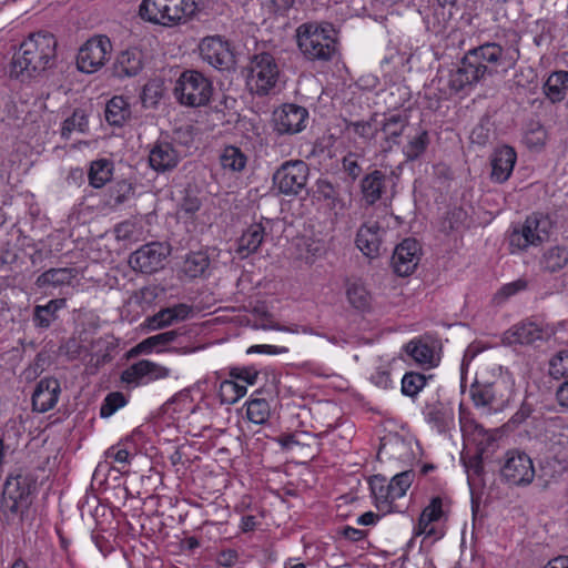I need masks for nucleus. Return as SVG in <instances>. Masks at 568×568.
<instances>
[{
  "label": "nucleus",
  "instance_id": "f257e3e1",
  "mask_svg": "<svg viewBox=\"0 0 568 568\" xmlns=\"http://www.w3.org/2000/svg\"><path fill=\"white\" fill-rule=\"evenodd\" d=\"M517 57L509 53L497 42H485L469 49L459 65L446 77L438 78V90L448 98L459 92L470 91L486 77H493L499 68L507 69L515 64Z\"/></svg>",
  "mask_w": 568,
  "mask_h": 568
},
{
  "label": "nucleus",
  "instance_id": "f03ea898",
  "mask_svg": "<svg viewBox=\"0 0 568 568\" xmlns=\"http://www.w3.org/2000/svg\"><path fill=\"white\" fill-rule=\"evenodd\" d=\"M57 57V40L48 32L30 34L20 45L12 61L11 74L32 77L54 64Z\"/></svg>",
  "mask_w": 568,
  "mask_h": 568
},
{
  "label": "nucleus",
  "instance_id": "7ed1b4c3",
  "mask_svg": "<svg viewBox=\"0 0 568 568\" xmlns=\"http://www.w3.org/2000/svg\"><path fill=\"white\" fill-rule=\"evenodd\" d=\"M296 42L303 57L311 62H328L338 52L335 28L328 22H305L296 29Z\"/></svg>",
  "mask_w": 568,
  "mask_h": 568
},
{
  "label": "nucleus",
  "instance_id": "20e7f679",
  "mask_svg": "<svg viewBox=\"0 0 568 568\" xmlns=\"http://www.w3.org/2000/svg\"><path fill=\"white\" fill-rule=\"evenodd\" d=\"M200 0H143L139 13L145 21L172 27L186 22L197 10Z\"/></svg>",
  "mask_w": 568,
  "mask_h": 568
},
{
  "label": "nucleus",
  "instance_id": "39448f33",
  "mask_svg": "<svg viewBox=\"0 0 568 568\" xmlns=\"http://www.w3.org/2000/svg\"><path fill=\"white\" fill-rule=\"evenodd\" d=\"M515 379L508 374H500L493 382L476 381L470 387V397L476 407L501 409L513 399Z\"/></svg>",
  "mask_w": 568,
  "mask_h": 568
},
{
  "label": "nucleus",
  "instance_id": "423d86ee",
  "mask_svg": "<svg viewBox=\"0 0 568 568\" xmlns=\"http://www.w3.org/2000/svg\"><path fill=\"white\" fill-rule=\"evenodd\" d=\"M551 221L541 214H531L525 222L515 226L509 234L510 252L517 253L529 246H538L549 239Z\"/></svg>",
  "mask_w": 568,
  "mask_h": 568
},
{
  "label": "nucleus",
  "instance_id": "0eeeda50",
  "mask_svg": "<svg viewBox=\"0 0 568 568\" xmlns=\"http://www.w3.org/2000/svg\"><path fill=\"white\" fill-rule=\"evenodd\" d=\"M213 93L212 82L201 72L184 71L174 88V94L181 104L202 106L209 103Z\"/></svg>",
  "mask_w": 568,
  "mask_h": 568
},
{
  "label": "nucleus",
  "instance_id": "6e6552de",
  "mask_svg": "<svg viewBox=\"0 0 568 568\" xmlns=\"http://www.w3.org/2000/svg\"><path fill=\"white\" fill-rule=\"evenodd\" d=\"M448 511L449 499L447 497H432L418 517L414 535L424 536L432 542L442 539L445 536V530L440 524L447 520Z\"/></svg>",
  "mask_w": 568,
  "mask_h": 568
},
{
  "label": "nucleus",
  "instance_id": "1a4fd4ad",
  "mask_svg": "<svg viewBox=\"0 0 568 568\" xmlns=\"http://www.w3.org/2000/svg\"><path fill=\"white\" fill-rule=\"evenodd\" d=\"M280 78V68L270 53L255 54L250 63L247 87L252 93L266 95L271 93Z\"/></svg>",
  "mask_w": 568,
  "mask_h": 568
},
{
  "label": "nucleus",
  "instance_id": "9d476101",
  "mask_svg": "<svg viewBox=\"0 0 568 568\" xmlns=\"http://www.w3.org/2000/svg\"><path fill=\"white\" fill-rule=\"evenodd\" d=\"M112 43L106 36H94L85 41L77 57V65L81 72L93 73L109 61Z\"/></svg>",
  "mask_w": 568,
  "mask_h": 568
},
{
  "label": "nucleus",
  "instance_id": "9b49d317",
  "mask_svg": "<svg viewBox=\"0 0 568 568\" xmlns=\"http://www.w3.org/2000/svg\"><path fill=\"white\" fill-rule=\"evenodd\" d=\"M308 173V166L304 161H286L274 173V185L282 194L296 195L305 187Z\"/></svg>",
  "mask_w": 568,
  "mask_h": 568
},
{
  "label": "nucleus",
  "instance_id": "f8f14e48",
  "mask_svg": "<svg viewBox=\"0 0 568 568\" xmlns=\"http://www.w3.org/2000/svg\"><path fill=\"white\" fill-rule=\"evenodd\" d=\"M505 481L515 486H526L534 480L535 468L531 458L524 452L509 450L500 469Z\"/></svg>",
  "mask_w": 568,
  "mask_h": 568
},
{
  "label": "nucleus",
  "instance_id": "ddd939ff",
  "mask_svg": "<svg viewBox=\"0 0 568 568\" xmlns=\"http://www.w3.org/2000/svg\"><path fill=\"white\" fill-rule=\"evenodd\" d=\"M168 255L169 250L166 246L159 242H152L131 253L129 264L134 271L152 274L163 267Z\"/></svg>",
  "mask_w": 568,
  "mask_h": 568
},
{
  "label": "nucleus",
  "instance_id": "4468645a",
  "mask_svg": "<svg viewBox=\"0 0 568 568\" xmlns=\"http://www.w3.org/2000/svg\"><path fill=\"white\" fill-rule=\"evenodd\" d=\"M30 487L22 476L9 477L6 480L1 507L6 515L16 516L23 513L30 504Z\"/></svg>",
  "mask_w": 568,
  "mask_h": 568
},
{
  "label": "nucleus",
  "instance_id": "2eb2a0df",
  "mask_svg": "<svg viewBox=\"0 0 568 568\" xmlns=\"http://www.w3.org/2000/svg\"><path fill=\"white\" fill-rule=\"evenodd\" d=\"M171 369L149 359H141L130 365L122 372L121 379L128 385H146L149 383L165 379L170 376Z\"/></svg>",
  "mask_w": 568,
  "mask_h": 568
},
{
  "label": "nucleus",
  "instance_id": "dca6fc26",
  "mask_svg": "<svg viewBox=\"0 0 568 568\" xmlns=\"http://www.w3.org/2000/svg\"><path fill=\"white\" fill-rule=\"evenodd\" d=\"M199 50L202 60L214 69H229L233 63V54L230 50V45L227 41L223 40L220 36L204 38L199 45Z\"/></svg>",
  "mask_w": 568,
  "mask_h": 568
},
{
  "label": "nucleus",
  "instance_id": "f3484780",
  "mask_svg": "<svg viewBox=\"0 0 568 568\" xmlns=\"http://www.w3.org/2000/svg\"><path fill=\"white\" fill-rule=\"evenodd\" d=\"M308 111L301 105L286 103L274 112V126L281 134H295L306 128Z\"/></svg>",
  "mask_w": 568,
  "mask_h": 568
},
{
  "label": "nucleus",
  "instance_id": "a211bd4d",
  "mask_svg": "<svg viewBox=\"0 0 568 568\" xmlns=\"http://www.w3.org/2000/svg\"><path fill=\"white\" fill-rule=\"evenodd\" d=\"M551 331L541 324L526 320L504 333V342L508 345H530L550 337Z\"/></svg>",
  "mask_w": 568,
  "mask_h": 568
},
{
  "label": "nucleus",
  "instance_id": "6ab92c4d",
  "mask_svg": "<svg viewBox=\"0 0 568 568\" xmlns=\"http://www.w3.org/2000/svg\"><path fill=\"white\" fill-rule=\"evenodd\" d=\"M422 248L415 239H405L394 250L392 265L399 276L410 275L420 261Z\"/></svg>",
  "mask_w": 568,
  "mask_h": 568
},
{
  "label": "nucleus",
  "instance_id": "aec40b11",
  "mask_svg": "<svg viewBox=\"0 0 568 568\" xmlns=\"http://www.w3.org/2000/svg\"><path fill=\"white\" fill-rule=\"evenodd\" d=\"M61 393L60 382L54 377L40 379L32 394V408L39 413H47L52 409Z\"/></svg>",
  "mask_w": 568,
  "mask_h": 568
},
{
  "label": "nucleus",
  "instance_id": "412c9836",
  "mask_svg": "<svg viewBox=\"0 0 568 568\" xmlns=\"http://www.w3.org/2000/svg\"><path fill=\"white\" fill-rule=\"evenodd\" d=\"M385 234V230L378 224V222H366L357 231L356 234V246L367 257H376L379 254L382 245V237Z\"/></svg>",
  "mask_w": 568,
  "mask_h": 568
},
{
  "label": "nucleus",
  "instance_id": "4be33fe9",
  "mask_svg": "<svg viewBox=\"0 0 568 568\" xmlns=\"http://www.w3.org/2000/svg\"><path fill=\"white\" fill-rule=\"evenodd\" d=\"M516 161L517 153L514 148L509 145L497 148L490 159L491 180L496 183L506 182L514 171Z\"/></svg>",
  "mask_w": 568,
  "mask_h": 568
},
{
  "label": "nucleus",
  "instance_id": "5701e85b",
  "mask_svg": "<svg viewBox=\"0 0 568 568\" xmlns=\"http://www.w3.org/2000/svg\"><path fill=\"white\" fill-rule=\"evenodd\" d=\"M180 161V154L172 143L158 141L149 153L150 166L158 172L174 169Z\"/></svg>",
  "mask_w": 568,
  "mask_h": 568
},
{
  "label": "nucleus",
  "instance_id": "b1692460",
  "mask_svg": "<svg viewBox=\"0 0 568 568\" xmlns=\"http://www.w3.org/2000/svg\"><path fill=\"white\" fill-rule=\"evenodd\" d=\"M369 488L374 497L375 506L378 510L384 513H392L395 510L394 503L399 499L395 496L393 488L386 477L382 475H374L369 479Z\"/></svg>",
  "mask_w": 568,
  "mask_h": 568
},
{
  "label": "nucleus",
  "instance_id": "393cba45",
  "mask_svg": "<svg viewBox=\"0 0 568 568\" xmlns=\"http://www.w3.org/2000/svg\"><path fill=\"white\" fill-rule=\"evenodd\" d=\"M424 417L438 433H445L454 426L453 407L440 402L427 405Z\"/></svg>",
  "mask_w": 568,
  "mask_h": 568
},
{
  "label": "nucleus",
  "instance_id": "a878e982",
  "mask_svg": "<svg viewBox=\"0 0 568 568\" xmlns=\"http://www.w3.org/2000/svg\"><path fill=\"white\" fill-rule=\"evenodd\" d=\"M78 275L79 271L75 267L50 268L38 276L36 285L39 288L70 286Z\"/></svg>",
  "mask_w": 568,
  "mask_h": 568
},
{
  "label": "nucleus",
  "instance_id": "bb28decb",
  "mask_svg": "<svg viewBox=\"0 0 568 568\" xmlns=\"http://www.w3.org/2000/svg\"><path fill=\"white\" fill-rule=\"evenodd\" d=\"M265 227L262 223L251 224L237 240L236 253L245 258L256 253L264 241Z\"/></svg>",
  "mask_w": 568,
  "mask_h": 568
},
{
  "label": "nucleus",
  "instance_id": "cd10ccee",
  "mask_svg": "<svg viewBox=\"0 0 568 568\" xmlns=\"http://www.w3.org/2000/svg\"><path fill=\"white\" fill-rule=\"evenodd\" d=\"M386 175L379 170L366 174L361 182L363 200L367 205H373L382 199L385 191Z\"/></svg>",
  "mask_w": 568,
  "mask_h": 568
},
{
  "label": "nucleus",
  "instance_id": "c85d7f7f",
  "mask_svg": "<svg viewBox=\"0 0 568 568\" xmlns=\"http://www.w3.org/2000/svg\"><path fill=\"white\" fill-rule=\"evenodd\" d=\"M143 68V53L138 48H131L122 51L114 65L115 73L119 77H134Z\"/></svg>",
  "mask_w": 568,
  "mask_h": 568
},
{
  "label": "nucleus",
  "instance_id": "c756f323",
  "mask_svg": "<svg viewBox=\"0 0 568 568\" xmlns=\"http://www.w3.org/2000/svg\"><path fill=\"white\" fill-rule=\"evenodd\" d=\"M567 266L568 247L565 245L548 247L539 260L540 270L550 274L558 273Z\"/></svg>",
  "mask_w": 568,
  "mask_h": 568
},
{
  "label": "nucleus",
  "instance_id": "7c9ffc66",
  "mask_svg": "<svg viewBox=\"0 0 568 568\" xmlns=\"http://www.w3.org/2000/svg\"><path fill=\"white\" fill-rule=\"evenodd\" d=\"M405 349L407 354L420 366L432 368L436 367L439 363V357L436 356L434 345L422 339L410 341L405 346Z\"/></svg>",
  "mask_w": 568,
  "mask_h": 568
},
{
  "label": "nucleus",
  "instance_id": "2f4dec72",
  "mask_svg": "<svg viewBox=\"0 0 568 568\" xmlns=\"http://www.w3.org/2000/svg\"><path fill=\"white\" fill-rule=\"evenodd\" d=\"M179 333L176 331H166L163 333H159L156 335L150 336L142 342H140L138 345H135L132 349V354H150L153 351L160 353L164 352L165 347L173 343Z\"/></svg>",
  "mask_w": 568,
  "mask_h": 568
},
{
  "label": "nucleus",
  "instance_id": "473e14b6",
  "mask_svg": "<svg viewBox=\"0 0 568 568\" xmlns=\"http://www.w3.org/2000/svg\"><path fill=\"white\" fill-rule=\"evenodd\" d=\"M247 155L237 146L227 145L220 154V164L227 173H240L247 164Z\"/></svg>",
  "mask_w": 568,
  "mask_h": 568
},
{
  "label": "nucleus",
  "instance_id": "72a5a7b5",
  "mask_svg": "<svg viewBox=\"0 0 568 568\" xmlns=\"http://www.w3.org/2000/svg\"><path fill=\"white\" fill-rule=\"evenodd\" d=\"M568 88V71L552 72L544 84V93L551 102H560L566 97Z\"/></svg>",
  "mask_w": 568,
  "mask_h": 568
},
{
  "label": "nucleus",
  "instance_id": "f704fd0d",
  "mask_svg": "<svg viewBox=\"0 0 568 568\" xmlns=\"http://www.w3.org/2000/svg\"><path fill=\"white\" fill-rule=\"evenodd\" d=\"M67 305L65 298L50 300L45 305H37L33 311V323L37 327L48 328L57 318V312Z\"/></svg>",
  "mask_w": 568,
  "mask_h": 568
},
{
  "label": "nucleus",
  "instance_id": "c9c22d12",
  "mask_svg": "<svg viewBox=\"0 0 568 568\" xmlns=\"http://www.w3.org/2000/svg\"><path fill=\"white\" fill-rule=\"evenodd\" d=\"M113 162L109 159L92 161L88 172L89 184L94 189L103 187L113 175Z\"/></svg>",
  "mask_w": 568,
  "mask_h": 568
},
{
  "label": "nucleus",
  "instance_id": "e433bc0d",
  "mask_svg": "<svg viewBox=\"0 0 568 568\" xmlns=\"http://www.w3.org/2000/svg\"><path fill=\"white\" fill-rule=\"evenodd\" d=\"M429 142L428 131L418 126L413 135H408V141L403 148V153L407 160L415 161L425 153Z\"/></svg>",
  "mask_w": 568,
  "mask_h": 568
},
{
  "label": "nucleus",
  "instance_id": "4c0bfd02",
  "mask_svg": "<svg viewBox=\"0 0 568 568\" xmlns=\"http://www.w3.org/2000/svg\"><path fill=\"white\" fill-rule=\"evenodd\" d=\"M130 106L123 97H113L105 106V120L109 124L121 126L130 116Z\"/></svg>",
  "mask_w": 568,
  "mask_h": 568
},
{
  "label": "nucleus",
  "instance_id": "58836bf2",
  "mask_svg": "<svg viewBox=\"0 0 568 568\" xmlns=\"http://www.w3.org/2000/svg\"><path fill=\"white\" fill-rule=\"evenodd\" d=\"M89 129L88 114L82 109H75L61 125V136L69 140L74 133H85Z\"/></svg>",
  "mask_w": 568,
  "mask_h": 568
},
{
  "label": "nucleus",
  "instance_id": "ea45409f",
  "mask_svg": "<svg viewBox=\"0 0 568 568\" xmlns=\"http://www.w3.org/2000/svg\"><path fill=\"white\" fill-rule=\"evenodd\" d=\"M246 386L230 377L220 383L219 397L222 404L233 405L245 396Z\"/></svg>",
  "mask_w": 568,
  "mask_h": 568
},
{
  "label": "nucleus",
  "instance_id": "a19ab883",
  "mask_svg": "<svg viewBox=\"0 0 568 568\" xmlns=\"http://www.w3.org/2000/svg\"><path fill=\"white\" fill-rule=\"evenodd\" d=\"M408 124V119L405 114L396 113L387 116L381 128L385 134V139L393 143H398L399 136L403 134Z\"/></svg>",
  "mask_w": 568,
  "mask_h": 568
},
{
  "label": "nucleus",
  "instance_id": "79ce46f5",
  "mask_svg": "<svg viewBox=\"0 0 568 568\" xmlns=\"http://www.w3.org/2000/svg\"><path fill=\"white\" fill-rule=\"evenodd\" d=\"M432 378V376H429ZM428 377L417 372H407L402 378L400 392L404 396L415 398L427 385Z\"/></svg>",
  "mask_w": 568,
  "mask_h": 568
},
{
  "label": "nucleus",
  "instance_id": "37998d69",
  "mask_svg": "<svg viewBox=\"0 0 568 568\" xmlns=\"http://www.w3.org/2000/svg\"><path fill=\"white\" fill-rule=\"evenodd\" d=\"M379 454H385L403 462L409 460L413 456L409 444L400 437H395L384 443L379 448Z\"/></svg>",
  "mask_w": 568,
  "mask_h": 568
},
{
  "label": "nucleus",
  "instance_id": "c03bdc74",
  "mask_svg": "<svg viewBox=\"0 0 568 568\" xmlns=\"http://www.w3.org/2000/svg\"><path fill=\"white\" fill-rule=\"evenodd\" d=\"M346 296L349 304L362 312L369 310L372 297L364 285L351 283L346 290Z\"/></svg>",
  "mask_w": 568,
  "mask_h": 568
},
{
  "label": "nucleus",
  "instance_id": "a18cd8bd",
  "mask_svg": "<svg viewBox=\"0 0 568 568\" xmlns=\"http://www.w3.org/2000/svg\"><path fill=\"white\" fill-rule=\"evenodd\" d=\"M247 418L257 425L266 423L271 416V407L264 398H252L246 403Z\"/></svg>",
  "mask_w": 568,
  "mask_h": 568
},
{
  "label": "nucleus",
  "instance_id": "49530a36",
  "mask_svg": "<svg viewBox=\"0 0 568 568\" xmlns=\"http://www.w3.org/2000/svg\"><path fill=\"white\" fill-rule=\"evenodd\" d=\"M346 131L354 133L364 142L373 140L378 131L379 126L375 118H371L367 121H351L346 124Z\"/></svg>",
  "mask_w": 568,
  "mask_h": 568
},
{
  "label": "nucleus",
  "instance_id": "de8ad7c7",
  "mask_svg": "<svg viewBox=\"0 0 568 568\" xmlns=\"http://www.w3.org/2000/svg\"><path fill=\"white\" fill-rule=\"evenodd\" d=\"M210 265L207 255L203 252L190 253L183 264V271L190 277L202 275Z\"/></svg>",
  "mask_w": 568,
  "mask_h": 568
},
{
  "label": "nucleus",
  "instance_id": "09e8293b",
  "mask_svg": "<svg viewBox=\"0 0 568 568\" xmlns=\"http://www.w3.org/2000/svg\"><path fill=\"white\" fill-rule=\"evenodd\" d=\"M133 194V186L126 180L116 181L108 190V204L118 206L130 199Z\"/></svg>",
  "mask_w": 568,
  "mask_h": 568
},
{
  "label": "nucleus",
  "instance_id": "8fccbe9b",
  "mask_svg": "<svg viewBox=\"0 0 568 568\" xmlns=\"http://www.w3.org/2000/svg\"><path fill=\"white\" fill-rule=\"evenodd\" d=\"M128 404L125 395L121 392L109 393L100 407V416L108 418Z\"/></svg>",
  "mask_w": 568,
  "mask_h": 568
},
{
  "label": "nucleus",
  "instance_id": "3c124183",
  "mask_svg": "<svg viewBox=\"0 0 568 568\" xmlns=\"http://www.w3.org/2000/svg\"><path fill=\"white\" fill-rule=\"evenodd\" d=\"M414 478L415 473L413 470H405L394 475L392 479L388 480V483L392 486L395 496L402 498L406 495L407 490L412 486Z\"/></svg>",
  "mask_w": 568,
  "mask_h": 568
},
{
  "label": "nucleus",
  "instance_id": "603ef678",
  "mask_svg": "<svg viewBox=\"0 0 568 568\" xmlns=\"http://www.w3.org/2000/svg\"><path fill=\"white\" fill-rule=\"evenodd\" d=\"M131 442L129 439L121 440L118 444L109 447L105 452L106 459L119 463V464H128L130 457L129 444Z\"/></svg>",
  "mask_w": 568,
  "mask_h": 568
},
{
  "label": "nucleus",
  "instance_id": "864d4df0",
  "mask_svg": "<svg viewBox=\"0 0 568 568\" xmlns=\"http://www.w3.org/2000/svg\"><path fill=\"white\" fill-rule=\"evenodd\" d=\"M528 286V283L524 278H518L514 282L507 283L503 285L499 291L495 294V301L497 303H501L507 298L525 291Z\"/></svg>",
  "mask_w": 568,
  "mask_h": 568
},
{
  "label": "nucleus",
  "instance_id": "5fc2aeb1",
  "mask_svg": "<svg viewBox=\"0 0 568 568\" xmlns=\"http://www.w3.org/2000/svg\"><path fill=\"white\" fill-rule=\"evenodd\" d=\"M257 376V369L252 366L233 367L230 371V377L241 384H244L246 387L247 385H254L256 383Z\"/></svg>",
  "mask_w": 568,
  "mask_h": 568
},
{
  "label": "nucleus",
  "instance_id": "6e6d98bb",
  "mask_svg": "<svg viewBox=\"0 0 568 568\" xmlns=\"http://www.w3.org/2000/svg\"><path fill=\"white\" fill-rule=\"evenodd\" d=\"M550 374L556 378L568 374V351L559 352L550 361Z\"/></svg>",
  "mask_w": 568,
  "mask_h": 568
},
{
  "label": "nucleus",
  "instance_id": "4d7b16f0",
  "mask_svg": "<svg viewBox=\"0 0 568 568\" xmlns=\"http://www.w3.org/2000/svg\"><path fill=\"white\" fill-rule=\"evenodd\" d=\"M358 160L359 156L352 152L343 158V170L352 180H356L363 171Z\"/></svg>",
  "mask_w": 568,
  "mask_h": 568
},
{
  "label": "nucleus",
  "instance_id": "13d9d810",
  "mask_svg": "<svg viewBox=\"0 0 568 568\" xmlns=\"http://www.w3.org/2000/svg\"><path fill=\"white\" fill-rule=\"evenodd\" d=\"M148 322L151 329H160L174 323L172 314L168 307L160 310L156 314L150 317Z\"/></svg>",
  "mask_w": 568,
  "mask_h": 568
},
{
  "label": "nucleus",
  "instance_id": "bf43d9fd",
  "mask_svg": "<svg viewBox=\"0 0 568 568\" xmlns=\"http://www.w3.org/2000/svg\"><path fill=\"white\" fill-rule=\"evenodd\" d=\"M369 381L376 387L382 389L393 388V381L390 378V373L384 368H376L369 376Z\"/></svg>",
  "mask_w": 568,
  "mask_h": 568
},
{
  "label": "nucleus",
  "instance_id": "052dcab7",
  "mask_svg": "<svg viewBox=\"0 0 568 568\" xmlns=\"http://www.w3.org/2000/svg\"><path fill=\"white\" fill-rule=\"evenodd\" d=\"M240 555L235 549H222L217 552L215 562L224 568L234 567L239 561Z\"/></svg>",
  "mask_w": 568,
  "mask_h": 568
},
{
  "label": "nucleus",
  "instance_id": "680f3d73",
  "mask_svg": "<svg viewBox=\"0 0 568 568\" xmlns=\"http://www.w3.org/2000/svg\"><path fill=\"white\" fill-rule=\"evenodd\" d=\"M525 142L529 148H541L546 142V131L542 126L538 125L536 129L528 131L525 134Z\"/></svg>",
  "mask_w": 568,
  "mask_h": 568
},
{
  "label": "nucleus",
  "instance_id": "e2e57ef3",
  "mask_svg": "<svg viewBox=\"0 0 568 568\" xmlns=\"http://www.w3.org/2000/svg\"><path fill=\"white\" fill-rule=\"evenodd\" d=\"M201 207V201L197 197L186 196L179 210L180 215L183 217L184 215H193Z\"/></svg>",
  "mask_w": 568,
  "mask_h": 568
},
{
  "label": "nucleus",
  "instance_id": "0e129e2a",
  "mask_svg": "<svg viewBox=\"0 0 568 568\" xmlns=\"http://www.w3.org/2000/svg\"><path fill=\"white\" fill-rule=\"evenodd\" d=\"M168 308L172 314V320L174 323L186 320L193 311L192 306L184 303L175 304Z\"/></svg>",
  "mask_w": 568,
  "mask_h": 568
},
{
  "label": "nucleus",
  "instance_id": "69168bd1",
  "mask_svg": "<svg viewBox=\"0 0 568 568\" xmlns=\"http://www.w3.org/2000/svg\"><path fill=\"white\" fill-rule=\"evenodd\" d=\"M341 536L351 541H361L367 537V531L351 526H345L339 530Z\"/></svg>",
  "mask_w": 568,
  "mask_h": 568
},
{
  "label": "nucleus",
  "instance_id": "338daca9",
  "mask_svg": "<svg viewBox=\"0 0 568 568\" xmlns=\"http://www.w3.org/2000/svg\"><path fill=\"white\" fill-rule=\"evenodd\" d=\"M381 519L378 514L366 511L356 519V524L361 526H375Z\"/></svg>",
  "mask_w": 568,
  "mask_h": 568
},
{
  "label": "nucleus",
  "instance_id": "774afa93",
  "mask_svg": "<svg viewBox=\"0 0 568 568\" xmlns=\"http://www.w3.org/2000/svg\"><path fill=\"white\" fill-rule=\"evenodd\" d=\"M556 396L559 405L568 408V379L558 388Z\"/></svg>",
  "mask_w": 568,
  "mask_h": 568
}]
</instances>
